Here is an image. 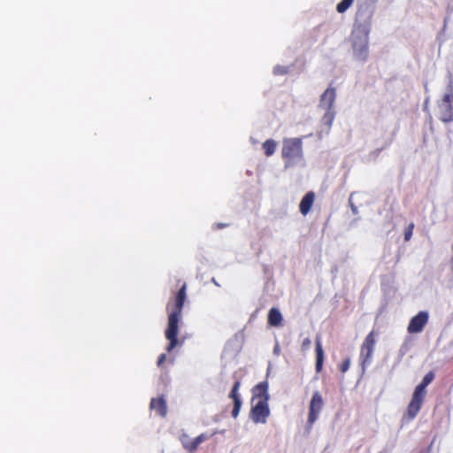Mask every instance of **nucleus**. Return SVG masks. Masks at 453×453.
Wrapping results in <instances>:
<instances>
[{"instance_id":"7c9ffc66","label":"nucleus","mask_w":453,"mask_h":453,"mask_svg":"<svg viewBox=\"0 0 453 453\" xmlns=\"http://www.w3.org/2000/svg\"><path fill=\"white\" fill-rule=\"evenodd\" d=\"M211 282H212L213 284H215L216 286H218V287H219V286H220V285L219 284V282L216 280V279H215V278H212V279H211Z\"/></svg>"},{"instance_id":"5701e85b","label":"nucleus","mask_w":453,"mask_h":453,"mask_svg":"<svg viewBox=\"0 0 453 453\" xmlns=\"http://www.w3.org/2000/svg\"><path fill=\"white\" fill-rule=\"evenodd\" d=\"M413 228H414V224L413 223H411L408 227L405 228L404 230V240L405 241H410L411 236H412V232H413Z\"/></svg>"},{"instance_id":"cd10ccee","label":"nucleus","mask_w":453,"mask_h":453,"mask_svg":"<svg viewBox=\"0 0 453 453\" xmlns=\"http://www.w3.org/2000/svg\"><path fill=\"white\" fill-rule=\"evenodd\" d=\"M280 352H281V349H280V344L278 342H276L274 348H273V354L275 356H279L280 354Z\"/></svg>"},{"instance_id":"c85d7f7f","label":"nucleus","mask_w":453,"mask_h":453,"mask_svg":"<svg viewBox=\"0 0 453 453\" xmlns=\"http://www.w3.org/2000/svg\"><path fill=\"white\" fill-rule=\"evenodd\" d=\"M429 104V97L427 96L424 102V109L426 110Z\"/></svg>"},{"instance_id":"bb28decb","label":"nucleus","mask_w":453,"mask_h":453,"mask_svg":"<svg viewBox=\"0 0 453 453\" xmlns=\"http://www.w3.org/2000/svg\"><path fill=\"white\" fill-rule=\"evenodd\" d=\"M166 359V354L162 353L159 355L157 359V366H161Z\"/></svg>"},{"instance_id":"f704fd0d","label":"nucleus","mask_w":453,"mask_h":453,"mask_svg":"<svg viewBox=\"0 0 453 453\" xmlns=\"http://www.w3.org/2000/svg\"><path fill=\"white\" fill-rule=\"evenodd\" d=\"M425 90L427 91L428 90V86H427V83L425 84Z\"/></svg>"},{"instance_id":"c756f323","label":"nucleus","mask_w":453,"mask_h":453,"mask_svg":"<svg viewBox=\"0 0 453 453\" xmlns=\"http://www.w3.org/2000/svg\"><path fill=\"white\" fill-rule=\"evenodd\" d=\"M448 21H449V17L445 18V19H444L443 30H445V28H446Z\"/></svg>"},{"instance_id":"7ed1b4c3","label":"nucleus","mask_w":453,"mask_h":453,"mask_svg":"<svg viewBox=\"0 0 453 453\" xmlns=\"http://www.w3.org/2000/svg\"><path fill=\"white\" fill-rule=\"evenodd\" d=\"M268 382L262 381L253 388V397L251 401H256V403L250 410V418L256 424L266 423L267 418L270 415V409L268 405L270 395L268 393Z\"/></svg>"},{"instance_id":"6ab92c4d","label":"nucleus","mask_w":453,"mask_h":453,"mask_svg":"<svg viewBox=\"0 0 453 453\" xmlns=\"http://www.w3.org/2000/svg\"><path fill=\"white\" fill-rule=\"evenodd\" d=\"M411 347V339L407 337L404 342L402 343L399 350H398V361L400 362L403 357L408 353Z\"/></svg>"},{"instance_id":"f3484780","label":"nucleus","mask_w":453,"mask_h":453,"mask_svg":"<svg viewBox=\"0 0 453 453\" xmlns=\"http://www.w3.org/2000/svg\"><path fill=\"white\" fill-rule=\"evenodd\" d=\"M262 147L265 150V154L267 157H271L276 150L277 142L273 139H268L263 143Z\"/></svg>"},{"instance_id":"f257e3e1","label":"nucleus","mask_w":453,"mask_h":453,"mask_svg":"<svg viewBox=\"0 0 453 453\" xmlns=\"http://www.w3.org/2000/svg\"><path fill=\"white\" fill-rule=\"evenodd\" d=\"M374 7L370 4H361L357 12L356 21L350 35L353 58L361 63L369 58V35Z\"/></svg>"},{"instance_id":"1a4fd4ad","label":"nucleus","mask_w":453,"mask_h":453,"mask_svg":"<svg viewBox=\"0 0 453 453\" xmlns=\"http://www.w3.org/2000/svg\"><path fill=\"white\" fill-rule=\"evenodd\" d=\"M429 314L426 311H419L417 315L411 318L408 325L407 330L409 334L421 333L427 324Z\"/></svg>"},{"instance_id":"f8f14e48","label":"nucleus","mask_w":453,"mask_h":453,"mask_svg":"<svg viewBox=\"0 0 453 453\" xmlns=\"http://www.w3.org/2000/svg\"><path fill=\"white\" fill-rule=\"evenodd\" d=\"M241 386L240 380H236L232 388V390L229 394V397L234 401V408L232 411V417L237 418L242 404V397L239 394V388Z\"/></svg>"},{"instance_id":"a878e982","label":"nucleus","mask_w":453,"mask_h":453,"mask_svg":"<svg viewBox=\"0 0 453 453\" xmlns=\"http://www.w3.org/2000/svg\"><path fill=\"white\" fill-rule=\"evenodd\" d=\"M311 344V341L310 340V338H305V339H303V341L302 342V349H307L310 348Z\"/></svg>"},{"instance_id":"20e7f679","label":"nucleus","mask_w":453,"mask_h":453,"mask_svg":"<svg viewBox=\"0 0 453 453\" xmlns=\"http://www.w3.org/2000/svg\"><path fill=\"white\" fill-rule=\"evenodd\" d=\"M281 156L284 167L291 168L301 165L303 161L302 138H286L283 140Z\"/></svg>"},{"instance_id":"393cba45","label":"nucleus","mask_w":453,"mask_h":453,"mask_svg":"<svg viewBox=\"0 0 453 453\" xmlns=\"http://www.w3.org/2000/svg\"><path fill=\"white\" fill-rule=\"evenodd\" d=\"M352 196H353V194H351L350 197L349 198V206H350V209H351V211L353 212V214L357 215V214H358V208L353 203Z\"/></svg>"},{"instance_id":"6e6552de","label":"nucleus","mask_w":453,"mask_h":453,"mask_svg":"<svg viewBox=\"0 0 453 453\" xmlns=\"http://www.w3.org/2000/svg\"><path fill=\"white\" fill-rule=\"evenodd\" d=\"M323 405L324 401L321 394L319 391L314 392L309 406L308 430L311 429L312 425L318 419Z\"/></svg>"},{"instance_id":"9b49d317","label":"nucleus","mask_w":453,"mask_h":453,"mask_svg":"<svg viewBox=\"0 0 453 453\" xmlns=\"http://www.w3.org/2000/svg\"><path fill=\"white\" fill-rule=\"evenodd\" d=\"M209 438L210 436L207 434H201L195 439H190L188 435L183 434L181 437V443L185 449L190 453H193L197 449L202 442L205 441Z\"/></svg>"},{"instance_id":"473e14b6","label":"nucleus","mask_w":453,"mask_h":453,"mask_svg":"<svg viewBox=\"0 0 453 453\" xmlns=\"http://www.w3.org/2000/svg\"><path fill=\"white\" fill-rule=\"evenodd\" d=\"M419 453H430V448L426 450H421Z\"/></svg>"},{"instance_id":"72a5a7b5","label":"nucleus","mask_w":453,"mask_h":453,"mask_svg":"<svg viewBox=\"0 0 453 453\" xmlns=\"http://www.w3.org/2000/svg\"><path fill=\"white\" fill-rule=\"evenodd\" d=\"M250 142H251L252 143H254V144L257 142V140H255V139H254V138H252V137H250Z\"/></svg>"},{"instance_id":"9d476101","label":"nucleus","mask_w":453,"mask_h":453,"mask_svg":"<svg viewBox=\"0 0 453 453\" xmlns=\"http://www.w3.org/2000/svg\"><path fill=\"white\" fill-rule=\"evenodd\" d=\"M335 98L336 89L330 86L320 96L319 107L324 110H334Z\"/></svg>"},{"instance_id":"39448f33","label":"nucleus","mask_w":453,"mask_h":453,"mask_svg":"<svg viewBox=\"0 0 453 453\" xmlns=\"http://www.w3.org/2000/svg\"><path fill=\"white\" fill-rule=\"evenodd\" d=\"M434 372H428L422 379L421 382L415 388L411 400L407 407V415L410 419L416 418L419 412L426 395V387L434 380Z\"/></svg>"},{"instance_id":"4468645a","label":"nucleus","mask_w":453,"mask_h":453,"mask_svg":"<svg viewBox=\"0 0 453 453\" xmlns=\"http://www.w3.org/2000/svg\"><path fill=\"white\" fill-rule=\"evenodd\" d=\"M315 195L313 192H308L301 200L299 204L300 212L307 215L313 204Z\"/></svg>"},{"instance_id":"dca6fc26","label":"nucleus","mask_w":453,"mask_h":453,"mask_svg":"<svg viewBox=\"0 0 453 453\" xmlns=\"http://www.w3.org/2000/svg\"><path fill=\"white\" fill-rule=\"evenodd\" d=\"M283 317L281 312L277 308H272L268 313V323L272 326H280L281 325Z\"/></svg>"},{"instance_id":"ddd939ff","label":"nucleus","mask_w":453,"mask_h":453,"mask_svg":"<svg viewBox=\"0 0 453 453\" xmlns=\"http://www.w3.org/2000/svg\"><path fill=\"white\" fill-rule=\"evenodd\" d=\"M150 409L158 413L161 417H165L167 413L166 401L163 396L152 398L150 401Z\"/></svg>"},{"instance_id":"b1692460","label":"nucleus","mask_w":453,"mask_h":453,"mask_svg":"<svg viewBox=\"0 0 453 453\" xmlns=\"http://www.w3.org/2000/svg\"><path fill=\"white\" fill-rule=\"evenodd\" d=\"M350 366V358H346L341 365L340 370L342 372H346Z\"/></svg>"},{"instance_id":"2f4dec72","label":"nucleus","mask_w":453,"mask_h":453,"mask_svg":"<svg viewBox=\"0 0 453 453\" xmlns=\"http://www.w3.org/2000/svg\"><path fill=\"white\" fill-rule=\"evenodd\" d=\"M226 226V224H223V223H219V224H218V227H219V228H223V227H225Z\"/></svg>"},{"instance_id":"a211bd4d","label":"nucleus","mask_w":453,"mask_h":453,"mask_svg":"<svg viewBox=\"0 0 453 453\" xmlns=\"http://www.w3.org/2000/svg\"><path fill=\"white\" fill-rule=\"evenodd\" d=\"M335 118L334 110H325V113L321 119V121L324 125H326L328 128L331 127Z\"/></svg>"},{"instance_id":"0eeeda50","label":"nucleus","mask_w":453,"mask_h":453,"mask_svg":"<svg viewBox=\"0 0 453 453\" xmlns=\"http://www.w3.org/2000/svg\"><path fill=\"white\" fill-rule=\"evenodd\" d=\"M375 344V334L372 330L366 335L361 346L360 360L363 373L372 362V355L374 352Z\"/></svg>"},{"instance_id":"423d86ee","label":"nucleus","mask_w":453,"mask_h":453,"mask_svg":"<svg viewBox=\"0 0 453 453\" xmlns=\"http://www.w3.org/2000/svg\"><path fill=\"white\" fill-rule=\"evenodd\" d=\"M436 111L438 119L444 123L453 122V80L450 77L442 97L437 101Z\"/></svg>"},{"instance_id":"f03ea898","label":"nucleus","mask_w":453,"mask_h":453,"mask_svg":"<svg viewBox=\"0 0 453 453\" xmlns=\"http://www.w3.org/2000/svg\"><path fill=\"white\" fill-rule=\"evenodd\" d=\"M186 288V284H184L177 292L174 297V303L168 315L167 328L165 333V338L169 341L166 348L168 352H171L179 343V322L181 319L182 308L187 298Z\"/></svg>"},{"instance_id":"412c9836","label":"nucleus","mask_w":453,"mask_h":453,"mask_svg":"<svg viewBox=\"0 0 453 453\" xmlns=\"http://www.w3.org/2000/svg\"><path fill=\"white\" fill-rule=\"evenodd\" d=\"M289 69L290 66L277 65L274 66L273 73L274 75H284L288 73Z\"/></svg>"},{"instance_id":"4be33fe9","label":"nucleus","mask_w":453,"mask_h":453,"mask_svg":"<svg viewBox=\"0 0 453 453\" xmlns=\"http://www.w3.org/2000/svg\"><path fill=\"white\" fill-rule=\"evenodd\" d=\"M383 148L376 149L372 151H371L365 158L366 162H371L376 160V158L380 156V152L382 151Z\"/></svg>"},{"instance_id":"2eb2a0df","label":"nucleus","mask_w":453,"mask_h":453,"mask_svg":"<svg viewBox=\"0 0 453 453\" xmlns=\"http://www.w3.org/2000/svg\"><path fill=\"white\" fill-rule=\"evenodd\" d=\"M324 350L320 339H316V365L315 369L317 372H320L324 364Z\"/></svg>"},{"instance_id":"aec40b11","label":"nucleus","mask_w":453,"mask_h":453,"mask_svg":"<svg viewBox=\"0 0 453 453\" xmlns=\"http://www.w3.org/2000/svg\"><path fill=\"white\" fill-rule=\"evenodd\" d=\"M354 0H342L337 5L336 10L339 13L345 12L353 4Z\"/></svg>"}]
</instances>
